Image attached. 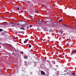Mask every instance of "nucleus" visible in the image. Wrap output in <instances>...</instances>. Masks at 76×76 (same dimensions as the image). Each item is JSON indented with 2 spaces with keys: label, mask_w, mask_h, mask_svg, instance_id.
<instances>
[{
  "label": "nucleus",
  "mask_w": 76,
  "mask_h": 76,
  "mask_svg": "<svg viewBox=\"0 0 76 76\" xmlns=\"http://www.w3.org/2000/svg\"><path fill=\"white\" fill-rule=\"evenodd\" d=\"M21 33H22V34H24V33H25V32H24L23 33V32H21Z\"/></svg>",
  "instance_id": "31"
},
{
  "label": "nucleus",
  "mask_w": 76,
  "mask_h": 76,
  "mask_svg": "<svg viewBox=\"0 0 76 76\" xmlns=\"http://www.w3.org/2000/svg\"><path fill=\"white\" fill-rule=\"evenodd\" d=\"M12 55H15V53H12Z\"/></svg>",
  "instance_id": "26"
},
{
  "label": "nucleus",
  "mask_w": 76,
  "mask_h": 76,
  "mask_svg": "<svg viewBox=\"0 0 76 76\" xmlns=\"http://www.w3.org/2000/svg\"><path fill=\"white\" fill-rule=\"evenodd\" d=\"M28 40H29V39H27L26 40V41H28Z\"/></svg>",
  "instance_id": "20"
},
{
  "label": "nucleus",
  "mask_w": 76,
  "mask_h": 76,
  "mask_svg": "<svg viewBox=\"0 0 76 76\" xmlns=\"http://www.w3.org/2000/svg\"><path fill=\"white\" fill-rule=\"evenodd\" d=\"M17 25H19V24L18 23V24H17Z\"/></svg>",
  "instance_id": "32"
},
{
  "label": "nucleus",
  "mask_w": 76,
  "mask_h": 76,
  "mask_svg": "<svg viewBox=\"0 0 76 76\" xmlns=\"http://www.w3.org/2000/svg\"><path fill=\"white\" fill-rule=\"evenodd\" d=\"M20 29H23L24 31L25 30V28L23 27H22L20 28Z\"/></svg>",
  "instance_id": "9"
},
{
  "label": "nucleus",
  "mask_w": 76,
  "mask_h": 76,
  "mask_svg": "<svg viewBox=\"0 0 76 76\" xmlns=\"http://www.w3.org/2000/svg\"><path fill=\"white\" fill-rule=\"evenodd\" d=\"M34 19V18L33 17H31V19Z\"/></svg>",
  "instance_id": "30"
},
{
  "label": "nucleus",
  "mask_w": 76,
  "mask_h": 76,
  "mask_svg": "<svg viewBox=\"0 0 76 76\" xmlns=\"http://www.w3.org/2000/svg\"><path fill=\"white\" fill-rule=\"evenodd\" d=\"M1 31H3V29H0V32H1Z\"/></svg>",
  "instance_id": "13"
},
{
  "label": "nucleus",
  "mask_w": 76,
  "mask_h": 76,
  "mask_svg": "<svg viewBox=\"0 0 76 76\" xmlns=\"http://www.w3.org/2000/svg\"><path fill=\"white\" fill-rule=\"evenodd\" d=\"M57 72L58 73H59V71H58Z\"/></svg>",
  "instance_id": "39"
},
{
  "label": "nucleus",
  "mask_w": 76,
  "mask_h": 76,
  "mask_svg": "<svg viewBox=\"0 0 76 76\" xmlns=\"http://www.w3.org/2000/svg\"><path fill=\"white\" fill-rule=\"evenodd\" d=\"M17 33H18V32H17V31L16 32V34H17Z\"/></svg>",
  "instance_id": "36"
},
{
  "label": "nucleus",
  "mask_w": 76,
  "mask_h": 76,
  "mask_svg": "<svg viewBox=\"0 0 76 76\" xmlns=\"http://www.w3.org/2000/svg\"><path fill=\"white\" fill-rule=\"evenodd\" d=\"M30 17H31V18H34V17L32 16H31V15L30 16Z\"/></svg>",
  "instance_id": "23"
},
{
  "label": "nucleus",
  "mask_w": 76,
  "mask_h": 76,
  "mask_svg": "<svg viewBox=\"0 0 76 76\" xmlns=\"http://www.w3.org/2000/svg\"><path fill=\"white\" fill-rule=\"evenodd\" d=\"M76 76V75H75L74 76Z\"/></svg>",
  "instance_id": "43"
},
{
  "label": "nucleus",
  "mask_w": 76,
  "mask_h": 76,
  "mask_svg": "<svg viewBox=\"0 0 76 76\" xmlns=\"http://www.w3.org/2000/svg\"><path fill=\"white\" fill-rule=\"evenodd\" d=\"M29 51H30V52H31V53H32V51L31 50H29Z\"/></svg>",
  "instance_id": "21"
},
{
  "label": "nucleus",
  "mask_w": 76,
  "mask_h": 76,
  "mask_svg": "<svg viewBox=\"0 0 76 76\" xmlns=\"http://www.w3.org/2000/svg\"><path fill=\"white\" fill-rule=\"evenodd\" d=\"M36 13H38V11H36Z\"/></svg>",
  "instance_id": "16"
},
{
  "label": "nucleus",
  "mask_w": 76,
  "mask_h": 76,
  "mask_svg": "<svg viewBox=\"0 0 76 76\" xmlns=\"http://www.w3.org/2000/svg\"><path fill=\"white\" fill-rule=\"evenodd\" d=\"M25 25H28V23H27V22H25Z\"/></svg>",
  "instance_id": "11"
},
{
  "label": "nucleus",
  "mask_w": 76,
  "mask_h": 76,
  "mask_svg": "<svg viewBox=\"0 0 76 76\" xmlns=\"http://www.w3.org/2000/svg\"><path fill=\"white\" fill-rule=\"evenodd\" d=\"M38 29H39V28H37V30H38Z\"/></svg>",
  "instance_id": "37"
},
{
  "label": "nucleus",
  "mask_w": 76,
  "mask_h": 76,
  "mask_svg": "<svg viewBox=\"0 0 76 76\" xmlns=\"http://www.w3.org/2000/svg\"><path fill=\"white\" fill-rule=\"evenodd\" d=\"M45 8H47V7H45Z\"/></svg>",
  "instance_id": "49"
},
{
  "label": "nucleus",
  "mask_w": 76,
  "mask_h": 76,
  "mask_svg": "<svg viewBox=\"0 0 76 76\" xmlns=\"http://www.w3.org/2000/svg\"><path fill=\"white\" fill-rule=\"evenodd\" d=\"M55 23L51 22V25H50V26L51 27H52V26H54V25Z\"/></svg>",
  "instance_id": "2"
},
{
  "label": "nucleus",
  "mask_w": 76,
  "mask_h": 76,
  "mask_svg": "<svg viewBox=\"0 0 76 76\" xmlns=\"http://www.w3.org/2000/svg\"><path fill=\"white\" fill-rule=\"evenodd\" d=\"M2 35H3V34H2Z\"/></svg>",
  "instance_id": "52"
},
{
  "label": "nucleus",
  "mask_w": 76,
  "mask_h": 76,
  "mask_svg": "<svg viewBox=\"0 0 76 76\" xmlns=\"http://www.w3.org/2000/svg\"><path fill=\"white\" fill-rule=\"evenodd\" d=\"M11 14H13V13H11Z\"/></svg>",
  "instance_id": "48"
},
{
  "label": "nucleus",
  "mask_w": 76,
  "mask_h": 76,
  "mask_svg": "<svg viewBox=\"0 0 76 76\" xmlns=\"http://www.w3.org/2000/svg\"><path fill=\"white\" fill-rule=\"evenodd\" d=\"M72 54H73V53H72Z\"/></svg>",
  "instance_id": "51"
},
{
  "label": "nucleus",
  "mask_w": 76,
  "mask_h": 76,
  "mask_svg": "<svg viewBox=\"0 0 76 76\" xmlns=\"http://www.w3.org/2000/svg\"><path fill=\"white\" fill-rule=\"evenodd\" d=\"M61 30H59V32H61Z\"/></svg>",
  "instance_id": "24"
},
{
  "label": "nucleus",
  "mask_w": 76,
  "mask_h": 76,
  "mask_svg": "<svg viewBox=\"0 0 76 76\" xmlns=\"http://www.w3.org/2000/svg\"><path fill=\"white\" fill-rule=\"evenodd\" d=\"M26 63H27L26 62H25L24 63H25V64H26Z\"/></svg>",
  "instance_id": "29"
},
{
  "label": "nucleus",
  "mask_w": 76,
  "mask_h": 76,
  "mask_svg": "<svg viewBox=\"0 0 76 76\" xmlns=\"http://www.w3.org/2000/svg\"><path fill=\"white\" fill-rule=\"evenodd\" d=\"M49 32L50 33H53V32H54V31L53 30H52L51 28V29L50 30Z\"/></svg>",
  "instance_id": "4"
},
{
  "label": "nucleus",
  "mask_w": 76,
  "mask_h": 76,
  "mask_svg": "<svg viewBox=\"0 0 76 76\" xmlns=\"http://www.w3.org/2000/svg\"><path fill=\"white\" fill-rule=\"evenodd\" d=\"M73 75H75V72H74L72 73Z\"/></svg>",
  "instance_id": "15"
},
{
  "label": "nucleus",
  "mask_w": 76,
  "mask_h": 76,
  "mask_svg": "<svg viewBox=\"0 0 76 76\" xmlns=\"http://www.w3.org/2000/svg\"><path fill=\"white\" fill-rule=\"evenodd\" d=\"M41 73L42 75H45V72L42 71H41Z\"/></svg>",
  "instance_id": "3"
},
{
  "label": "nucleus",
  "mask_w": 76,
  "mask_h": 76,
  "mask_svg": "<svg viewBox=\"0 0 76 76\" xmlns=\"http://www.w3.org/2000/svg\"><path fill=\"white\" fill-rule=\"evenodd\" d=\"M61 33H63V31H61Z\"/></svg>",
  "instance_id": "34"
},
{
  "label": "nucleus",
  "mask_w": 76,
  "mask_h": 76,
  "mask_svg": "<svg viewBox=\"0 0 76 76\" xmlns=\"http://www.w3.org/2000/svg\"><path fill=\"white\" fill-rule=\"evenodd\" d=\"M23 26L24 25H25V24H24V25H22Z\"/></svg>",
  "instance_id": "40"
},
{
  "label": "nucleus",
  "mask_w": 76,
  "mask_h": 76,
  "mask_svg": "<svg viewBox=\"0 0 76 76\" xmlns=\"http://www.w3.org/2000/svg\"><path fill=\"white\" fill-rule=\"evenodd\" d=\"M42 21H37V24H38V25H41V23Z\"/></svg>",
  "instance_id": "1"
},
{
  "label": "nucleus",
  "mask_w": 76,
  "mask_h": 76,
  "mask_svg": "<svg viewBox=\"0 0 76 76\" xmlns=\"http://www.w3.org/2000/svg\"><path fill=\"white\" fill-rule=\"evenodd\" d=\"M26 26H24V28H26Z\"/></svg>",
  "instance_id": "28"
},
{
  "label": "nucleus",
  "mask_w": 76,
  "mask_h": 76,
  "mask_svg": "<svg viewBox=\"0 0 76 76\" xmlns=\"http://www.w3.org/2000/svg\"><path fill=\"white\" fill-rule=\"evenodd\" d=\"M3 3H1V4H3Z\"/></svg>",
  "instance_id": "42"
},
{
  "label": "nucleus",
  "mask_w": 76,
  "mask_h": 76,
  "mask_svg": "<svg viewBox=\"0 0 76 76\" xmlns=\"http://www.w3.org/2000/svg\"><path fill=\"white\" fill-rule=\"evenodd\" d=\"M0 48H1V46H0Z\"/></svg>",
  "instance_id": "46"
},
{
  "label": "nucleus",
  "mask_w": 76,
  "mask_h": 76,
  "mask_svg": "<svg viewBox=\"0 0 76 76\" xmlns=\"http://www.w3.org/2000/svg\"><path fill=\"white\" fill-rule=\"evenodd\" d=\"M24 58L25 59H28V56H24Z\"/></svg>",
  "instance_id": "5"
},
{
  "label": "nucleus",
  "mask_w": 76,
  "mask_h": 76,
  "mask_svg": "<svg viewBox=\"0 0 76 76\" xmlns=\"http://www.w3.org/2000/svg\"><path fill=\"white\" fill-rule=\"evenodd\" d=\"M1 25H3V23H1Z\"/></svg>",
  "instance_id": "47"
},
{
  "label": "nucleus",
  "mask_w": 76,
  "mask_h": 76,
  "mask_svg": "<svg viewBox=\"0 0 76 76\" xmlns=\"http://www.w3.org/2000/svg\"><path fill=\"white\" fill-rule=\"evenodd\" d=\"M63 25H64V26H66V25H65V24H63Z\"/></svg>",
  "instance_id": "33"
},
{
  "label": "nucleus",
  "mask_w": 76,
  "mask_h": 76,
  "mask_svg": "<svg viewBox=\"0 0 76 76\" xmlns=\"http://www.w3.org/2000/svg\"><path fill=\"white\" fill-rule=\"evenodd\" d=\"M52 22L53 23H55V21L54 20H52Z\"/></svg>",
  "instance_id": "10"
},
{
  "label": "nucleus",
  "mask_w": 76,
  "mask_h": 76,
  "mask_svg": "<svg viewBox=\"0 0 76 76\" xmlns=\"http://www.w3.org/2000/svg\"><path fill=\"white\" fill-rule=\"evenodd\" d=\"M11 24H12V25H16V23H11Z\"/></svg>",
  "instance_id": "8"
},
{
  "label": "nucleus",
  "mask_w": 76,
  "mask_h": 76,
  "mask_svg": "<svg viewBox=\"0 0 76 76\" xmlns=\"http://www.w3.org/2000/svg\"><path fill=\"white\" fill-rule=\"evenodd\" d=\"M28 28H29V26H28V27H27V29H28Z\"/></svg>",
  "instance_id": "27"
},
{
  "label": "nucleus",
  "mask_w": 76,
  "mask_h": 76,
  "mask_svg": "<svg viewBox=\"0 0 76 76\" xmlns=\"http://www.w3.org/2000/svg\"><path fill=\"white\" fill-rule=\"evenodd\" d=\"M45 8H47V7H45Z\"/></svg>",
  "instance_id": "50"
},
{
  "label": "nucleus",
  "mask_w": 76,
  "mask_h": 76,
  "mask_svg": "<svg viewBox=\"0 0 76 76\" xmlns=\"http://www.w3.org/2000/svg\"><path fill=\"white\" fill-rule=\"evenodd\" d=\"M21 12H23V11H22V10H21Z\"/></svg>",
  "instance_id": "35"
},
{
  "label": "nucleus",
  "mask_w": 76,
  "mask_h": 76,
  "mask_svg": "<svg viewBox=\"0 0 76 76\" xmlns=\"http://www.w3.org/2000/svg\"><path fill=\"white\" fill-rule=\"evenodd\" d=\"M9 45H11L10 44H9Z\"/></svg>",
  "instance_id": "44"
},
{
  "label": "nucleus",
  "mask_w": 76,
  "mask_h": 76,
  "mask_svg": "<svg viewBox=\"0 0 76 76\" xmlns=\"http://www.w3.org/2000/svg\"><path fill=\"white\" fill-rule=\"evenodd\" d=\"M1 42H0V45H1Z\"/></svg>",
  "instance_id": "38"
},
{
  "label": "nucleus",
  "mask_w": 76,
  "mask_h": 76,
  "mask_svg": "<svg viewBox=\"0 0 76 76\" xmlns=\"http://www.w3.org/2000/svg\"><path fill=\"white\" fill-rule=\"evenodd\" d=\"M22 27H24V26H23Z\"/></svg>",
  "instance_id": "45"
},
{
  "label": "nucleus",
  "mask_w": 76,
  "mask_h": 76,
  "mask_svg": "<svg viewBox=\"0 0 76 76\" xmlns=\"http://www.w3.org/2000/svg\"><path fill=\"white\" fill-rule=\"evenodd\" d=\"M72 53H75L76 54V50H72Z\"/></svg>",
  "instance_id": "6"
},
{
  "label": "nucleus",
  "mask_w": 76,
  "mask_h": 76,
  "mask_svg": "<svg viewBox=\"0 0 76 76\" xmlns=\"http://www.w3.org/2000/svg\"><path fill=\"white\" fill-rule=\"evenodd\" d=\"M17 10H19V8L18 7L17 8Z\"/></svg>",
  "instance_id": "22"
},
{
  "label": "nucleus",
  "mask_w": 76,
  "mask_h": 76,
  "mask_svg": "<svg viewBox=\"0 0 76 76\" xmlns=\"http://www.w3.org/2000/svg\"><path fill=\"white\" fill-rule=\"evenodd\" d=\"M61 21H62V19L58 21V22H60Z\"/></svg>",
  "instance_id": "12"
},
{
  "label": "nucleus",
  "mask_w": 76,
  "mask_h": 76,
  "mask_svg": "<svg viewBox=\"0 0 76 76\" xmlns=\"http://www.w3.org/2000/svg\"><path fill=\"white\" fill-rule=\"evenodd\" d=\"M21 54H23V51H21Z\"/></svg>",
  "instance_id": "18"
},
{
  "label": "nucleus",
  "mask_w": 76,
  "mask_h": 76,
  "mask_svg": "<svg viewBox=\"0 0 76 76\" xmlns=\"http://www.w3.org/2000/svg\"><path fill=\"white\" fill-rule=\"evenodd\" d=\"M32 25H31L30 26V28H31V27H32Z\"/></svg>",
  "instance_id": "19"
},
{
  "label": "nucleus",
  "mask_w": 76,
  "mask_h": 76,
  "mask_svg": "<svg viewBox=\"0 0 76 76\" xmlns=\"http://www.w3.org/2000/svg\"><path fill=\"white\" fill-rule=\"evenodd\" d=\"M10 17H12V15L11 14H10Z\"/></svg>",
  "instance_id": "25"
},
{
  "label": "nucleus",
  "mask_w": 76,
  "mask_h": 76,
  "mask_svg": "<svg viewBox=\"0 0 76 76\" xmlns=\"http://www.w3.org/2000/svg\"><path fill=\"white\" fill-rule=\"evenodd\" d=\"M44 24H45L44 22H43L42 21L40 25H44Z\"/></svg>",
  "instance_id": "7"
},
{
  "label": "nucleus",
  "mask_w": 76,
  "mask_h": 76,
  "mask_svg": "<svg viewBox=\"0 0 76 76\" xmlns=\"http://www.w3.org/2000/svg\"><path fill=\"white\" fill-rule=\"evenodd\" d=\"M26 40H25L24 42V43H26Z\"/></svg>",
  "instance_id": "17"
},
{
  "label": "nucleus",
  "mask_w": 76,
  "mask_h": 76,
  "mask_svg": "<svg viewBox=\"0 0 76 76\" xmlns=\"http://www.w3.org/2000/svg\"><path fill=\"white\" fill-rule=\"evenodd\" d=\"M28 47H29V48H31V45H29L28 46Z\"/></svg>",
  "instance_id": "14"
},
{
  "label": "nucleus",
  "mask_w": 76,
  "mask_h": 76,
  "mask_svg": "<svg viewBox=\"0 0 76 76\" xmlns=\"http://www.w3.org/2000/svg\"><path fill=\"white\" fill-rule=\"evenodd\" d=\"M12 26H14L13 25Z\"/></svg>",
  "instance_id": "41"
}]
</instances>
